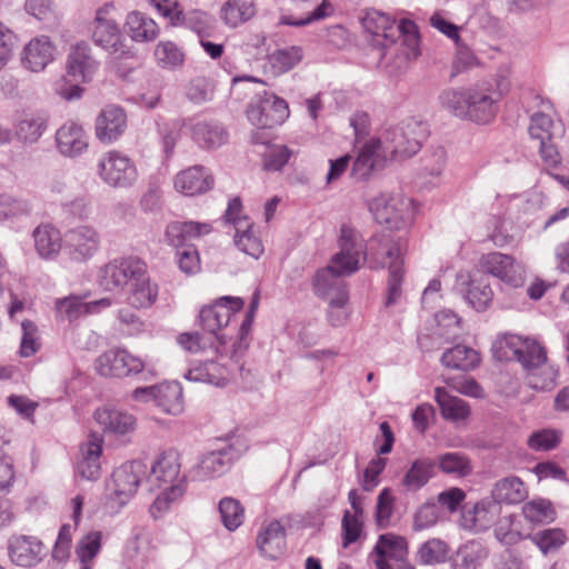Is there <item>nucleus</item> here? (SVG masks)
I'll return each mask as SVG.
<instances>
[{"instance_id": "13", "label": "nucleus", "mask_w": 569, "mask_h": 569, "mask_svg": "<svg viewBox=\"0 0 569 569\" xmlns=\"http://www.w3.org/2000/svg\"><path fill=\"white\" fill-rule=\"evenodd\" d=\"M481 269L511 288H520L526 281L525 266L510 254L489 252L480 259Z\"/></svg>"}, {"instance_id": "23", "label": "nucleus", "mask_w": 569, "mask_h": 569, "mask_svg": "<svg viewBox=\"0 0 569 569\" xmlns=\"http://www.w3.org/2000/svg\"><path fill=\"white\" fill-rule=\"evenodd\" d=\"M498 506L486 500L472 506L466 505L461 509L460 528L468 531H485L495 522Z\"/></svg>"}, {"instance_id": "33", "label": "nucleus", "mask_w": 569, "mask_h": 569, "mask_svg": "<svg viewBox=\"0 0 569 569\" xmlns=\"http://www.w3.org/2000/svg\"><path fill=\"white\" fill-rule=\"evenodd\" d=\"M126 28L129 37L136 42H150L159 36L156 21L140 11H132L127 16Z\"/></svg>"}, {"instance_id": "30", "label": "nucleus", "mask_w": 569, "mask_h": 569, "mask_svg": "<svg viewBox=\"0 0 569 569\" xmlns=\"http://www.w3.org/2000/svg\"><path fill=\"white\" fill-rule=\"evenodd\" d=\"M126 291L129 305L134 308H149L158 297V287L150 282L146 267L141 270V276H137Z\"/></svg>"}, {"instance_id": "16", "label": "nucleus", "mask_w": 569, "mask_h": 569, "mask_svg": "<svg viewBox=\"0 0 569 569\" xmlns=\"http://www.w3.org/2000/svg\"><path fill=\"white\" fill-rule=\"evenodd\" d=\"M243 300L238 297H222L211 306L203 307L200 311V323L208 335L220 336L223 327L228 326L231 318L242 309Z\"/></svg>"}, {"instance_id": "55", "label": "nucleus", "mask_w": 569, "mask_h": 569, "mask_svg": "<svg viewBox=\"0 0 569 569\" xmlns=\"http://www.w3.org/2000/svg\"><path fill=\"white\" fill-rule=\"evenodd\" d=\"M397 33L396 40L401 39L402 44L406 47L403 49V54L407 59H415L419 54L418 52V34L417 27L411 20H401L399 24H396Z\"/></svg>"}, {"instance_id": "12", "label": "nucleus", "mask_w": 569, "mask_h": 569, "mask_svg": "<svg viewBox=\"0 0 569 569\" xmlns=\"http://www.w3.org/2000/svg\"><path fill=\"white\" fill-rule=\"evenodd\" d=\"M249 121L258 128H272L289 117L288 103L276 94L263 91L247 109Z\"/></svg>"}, {"instance_id": "19", "label": "nucleus", "mask_w": 569, "mask_h": 569, "mask_svg": "<svg viewBox=\"0 0 569 569\" xmlns=\"http://www.w3.org/2000/svg\"><path fill=\"white\" fill-rule=\"evenodd\" d=\"M56 46L48 36H38L27 42L21 51L20 61L24 69L41 72L54 60Z\"/></svg>"}, {"instance_id": "41", "label": "nucleus", "mask_w": 569, "mask_h": 569, "mask_svg": "<svg viewBox=\"0 0 569 569\" xmlns=\"http://www.w3.org/2000/svg\"><path fill=\"white\" fill-rule=\"evenodd\" d=\"M441 363L451 369L470 371L479 366L480 357L472 348L457 345L443 352Z\"/></svg>"}, {"instance_id": "22", "label": "nucleus", "mask_w": 569, "mask_h": 569, "mask_svg": "<svg viewBox=\"0 0 569 569\" xmlns=\"http://www.w3.org/2000/svg\"><path fill=\"white\" fill-rule=\"evenodd\" d=\"M214 179L203 166H192L178 172L173 180L174 189L183 196L193 197L212 189Z\"/></svg>"}, {"instance_id": "8", "label": "nucleus", "mask_w": 569, "mask_h": 569, "mask_svg": "<svg viewBox=\"0 0 569 569\" xmlns=\"http://www.w3.org/2000/svg\"><path fill=\"white\" fill-rule=\"evenodd\" d=\"M97 174L104 184L113 189L131 188L138 180L134 161L118 150L101 156L97 163Z\"/></svg>"}, {"instance_id": "6", "label": "nucleus", "mask_w": 569, "mask_h": 569, "mask_svg": "<svg viewBox=\"0 0 569 569\" xmlns=\"http://www.w3.org/2000/svg\"><path fill=\"white\" fill-rule=\"evenodd\" d=\"M368 208L378 223L395 230L407 227L413 217L412 200L401 193L381 192L368 202Z\"/></svg>"}, {"instance_id": "24", "label": "nucleus", "mask_w": 569, "mask_h": 569, "mask_svg": "<svg viewBox=\"0 0 569 569\" xmlns=\"http://www.w3.org/2000/svg\"><path fill=\"white\" fill-rule=\"evenodd\" d=\"M387 159L379 140L370 138L359 150L351 173L356 179L365 180L373 170L382 168Z\"/></svg>"}, {"instance_id": "35", "label": "nucleus", "mask_w": 569, "mask_h": 569, "mask_svg": "<svg viewBox=\"0 0 569 569\" xmlns=\"http://www.w3.org/2000/svg\"><path fill=\"white\" fill-rule=\"evenodd\" d=\"M257 13L254 0H227L220 9V18L230 28L251 20Z\"/></svg>"}, {"instance_id": "60", "label": "nucleus", "mask_w": 569, "mask_h": 569, "mask_svg": "<svg viewBox=\"0 0 569 569\" xmlns=\"http://www.w3.org/2000/svg\"><path fill=\"white\" fill-rule=\"evenodd\" d=\"M214 24L213 18L200 10H191L189 12H181L179 24L186 26L196 31L200 37H203Z\"/></svg>"}, {"instance_id": "9", "label": "nucleus", "mask_w": 569, "mask_h": 569, "mask_svg": "<svg viewBox=\"0 0 569 569\" xmlns=\"http://www.w3.org/2000/svg\"><path fill=\"white\" fill-rule=\"evenodd\" d=\"M101 233L91 224H78L63 234V250L68 260L84 264L92 260L101 249Z\"/></svg>"}, {"instance_id": "2", "label": "nucleus", "mask_w": 569, "mask_h": 569, "mask_svg": "<svg viewBox=\"0 0 569 569\" xmlns=\"http://www.w3.org/2000/svg\"><path fill=\"white\" fill-rule=\"evenodd\" d=\"M493 356L500 361H517L528 373V386L536 390H550L557 372L547 367V351L537 340L512 333L499 336L492 345Z\"/></svg>"}, {"instance_id": "7", "label": "nucleus", "mask_w": 569, "mask_h": 569, "mask_svg": "<svg viewBox=\"0 0 569 569\" xmlns=\"http://www.w3.org/2000/svg\"><path fill=\"white\" fill-rule=\"evenodd\" d=\"M98 68L97 61L91 56V49L87 42H78L71 47L67 58V76L74 84L62 87L59 94L66 100L79 99L82 88L79 83L90 81Z\"/></svg>"}, {"instance_id": "48", "label": "nucleus", "mask_w": 569, "mask_h": 569, "mask_svg": "<svg viewBox=\"0 0 569 569\" xmlns=\"http://www.w3.org/2000/svg\"><path fill=\"white\" fill-rule=\"evenodd\" d=\"M438 468L446 475L463 478L472 472L470 459L461 452H446L437 458Z\"/></svg>"}, {"instance_id": "15", "label": "nucleus", "mask_w": 569, "mask_h": 569, "mask_svg": "<svg viewBox=\"0 0 569 569\" xmlns=\"http://www.w3.org/2000/svg\"><path fill=\"white\" fill-rule=\"evenodd\" d=\"M373 556L377 569H393L391 562L397 563L399 569H415L407 561L408 542L403 536H379Z\"/></svg>"}, {"instance_id": "56", "label": "nucleus", "mask_w": 569, "mask_h": 569, "mask_svg": "<svg viewBox=\"0 0 569 569\" xmlns=\"http://www.w3.org/2000/svg\"><path fill=\"white\" fill-rule=\"evenodd\" d=\"M312 526L303 525L306 520L300 515H289L283 517L281 520H272L264 528L263 533H283L286 530H303L317 526L320 521L319 515H311Z\"/></svg>"}, {"instance_id": "14", "label": "nucleus", "mask_w": 569, "mask_h": 569, "mask_svg": "<svg viewBox=\"0 0 569 569\" xmlns=\"http://www.w3.org/2000/svg\"><path fill=\"white\" fill-rule=\"evenodd\" d=\"M93 417L104 436L112 437L121 443L130 442L137 430L136 416L122 409L102 407L94 411Z\"/></svg>"}, {"instance_id": "26", "label": "nucleus", "mask_w": 569, "mask_h": 569, "mask_svg": "<svg viewBox=\"0 0 569 569\" xmlns=\"http://www.w3.org/2000/svg\"><path fill=\"white\" fill-rule=\"evenodd\" d=\"M212 230L210 223L197 221H171L164 229V242L168 246L180 248L188 242L209 234Z\"/></svg>"}, {"instance_id": "57", "label": "nucleus", "mask_w": 569, "mask_h": 569, "mask_svg": "<svg viewBox=\"0 0 569 569\" xmlns=\"http://www.w3.org/2000/svg\"><path fill=\"white\" fill-rule=\"evenodd\" d=\"M154 58L162 68H173L182 64L184 54L172 41H160L154 50Z\"/></svg>"}, {"instance_id": "51", "label": "nucleus", "mask_w": 569, "mask_h": 569, "mask_svg": "<svg viewBox=\"0 0 569 569\" xmlns=\"http://www.w3.org/2000/svg\"><path fill=\"white\" fill-rule=\"evenodd\" d=\"M222 525L228 531L237 530L244 520V508L241 502L232 497H224L218 505Z\"/></svg>"}, {"instance_id": "39", "label": "nucleus", "mask_w": 569, "mask_h": 569, "mask_svg": "<svg viewBox=\"0 0 569 569\" xmlns=\"http://www.w3.org/2000/svg\"><path fill=\"white\" fill-rule=\"evenodd\" d=\"M488 557V550L480 540H470L452 557V569H477Z\"/></svg>"}, {"instance_id": "58", "label": "nucleus", "mask_w": 569, "mask_h": 569, "mask_svg": "<svg viewBox=\"0 0 569 569\" xmlns=\"http://www.w3.org/2000/svg\"><path fill=\"white\" fill-rule=\"evenodd\" d=\"M257 547L263 558L277 560L287 550L286 536H258Z\"/></svg>"}, {"instance_id": "63", "label": "nucleus", "mask_w": 569, "mask_h": 569, "mask_svg": "<svg viewBox=\"0 0 569 569\" xmlns=\"http://www.w3.org/2000/svg\"><path fill=\"white\" fill-rule=\"evenodd\" d=\"M445 382L455 391L472 397L483 398L485 391L482 387L472 378L468 376H455L445 378Z\"/></svg>"}, {"instance_id": "64", "label": "nucleus", "mask_w": 569, "mask_h": 569, "mask_svg": "<svg viewBox=\"0 0 569 569\" xmlns=\"http://www.w3.org/2000/svg\"><path fill=\"white\" fill-rule=\"evenodd\" d=\"M287 146L276 144L268 148L263 156V168L270 171L281 170L292 156Z\"/></svg>"}, {"instance_id": "40", "label": "nucleus", "mask_w": 569, "mask_h": 569, "mask_svg": "<svg viewBox=\"0 0 569 569\" xmlns=\"http://www.w3.org/2000/svg\"><path fill=\"white\" fill-rule=\"evenodd\" d=\"M193 140L207 149H214L227 142L228 133L218 122L199 121L192 127Z\"/></svg>"}, {"instance_id": "25", "label": "nucleus", "mask_w": 569, "mask_h": 569, "mask_svg": "<svg viewBox=\"0 0 569 569\" xmlns=\"http://www.w3.org/2000/svg\"><path fill=\"white\" fill-rule=\"evenodd\" d=\"M361 23L366 32L373 36V41L383 47L396 43V22L389 16L378 10H367Z\"/></svg>"}, {"instance_id": "53", "label": "nucleus", "mask_w": 569, "mask_h": 569, "mask_svg": "<svg viewBox=\"0 0 569 569\" xmlns=\"http://www.w3.org/2000/svg\"><path fill=\"white\" fill-rule=\"evenodd\" d=\"M556 129L553 120L545 112H536L530 118L528 131L530 138L537 140L539 144L551 141Z\"/></svg>"}, {"instance_id": "59", "label": "nucleus", "mask_w": 569, "mask_h": 569, "mask_svg": "<svg viewBox=\"0 0 569 569\" xmlns=\"http://www.w3.org/2000/svg\"><path fill=\"white\" fill-rule=\"evenodd\" d=\"M461 329L460 318L451 311H443L438 316V329L435 336L437 339L449 342L459 337Z\"/></svg>"}, {"instance_id": "10", "label": "nucleus", "mask_w": 569, "mask_h": 569, "mask_svg": "<svg viewBox=\"0 0 569 569\" xmlns=\"http://www.w3.org/2000/svg\"><path fill=\"white\" fill-rule=\"evenodd\" d=\"M144 267V262L137 258L113 259L100 268L99 284L110 292L126 291Z\"/></svg>"}, {"instance_id": "54", "label": "nucleus", "mask_w": 569, "mask_h": 569, "mask_svg": "<svg viewBox=\"0 0 569 569\" xmlns=\"http://www.w3.org/2000/svg\"><path fill=\"white\" fill-rule=\"evenodd\" d=\"M101 536H83L76 546V557L80 569H92L94 558L101 549Z\"/></svg>"}, {"instance_id": "34", "label": "nucleus", "mask_w": 569, "mask_h": 569, "mask_svg": "<svg viewBox=\"0 0 569 569\" xmlns=\"http://www.w3.org/2000/svg\"><path fill=\"white\" fill-rule=\"evenodd\" d=\"M230 369L227 363L204 361L193 366L186 373V378L196 382H206L216 386H223L229 379Z\"/></svg>"}, {"instance_id": "61", "label": "nucleus", "mask_w": 569, "mask_h": 569, "mask_svg": "<svg viewBox=\"0 0 569 569\" xmlns=\"http://www.w3.org/2000/svg\"><path fill=\"white\" fill-rule=\"evenodd\" d=\"M21 330L20 355L26 358L31 357L41 346L38 327L31 320H23L21 322Z\"/></svg>"}, {"instance_id": "27", "label": "nucleus", "mask_w": 569, "mask_h": 569, "mask_svg": "<svg viewBox=\"0 0 569 569\" xmlns=\"http://www.w3.org/2000/svg\"><path fill=\"white\" fill-rule=\"evenodd\" d=\"M110 306L111 299L109 298L84 302L79 296H69L56 301V311L60 318L72 321L83 315L96 313Z\"/></svg>"}, {"instance_id": "52", "label": "nucleus", "mask_w": 569, "mask_h": 569, "mask_svg": "<svg viewBox=\"0 0 569 569\" xmlns=\"http://www.w3.org/2000/svg\"><path fill=\"white\" fill-rule=\"evenodd\" d=\"M493 291L490 284L483 279H471L467 290L466 299L477 311L486 310L491 303Z\"/></svg>"}, {"instance_id": "4", "label": "nucleus", "mask_w": 569, "mask_h": 569, "mask_svg": "<svg viewBox=\"0 0 569 569\" xmlns=\"http://www.w3.org/2000/svg\"><path fill=\"white\" fill-rule=\"evenodd\" d=\"M180 455L174 449H167L158 455L147 477L151 491L159 495L150 507L153 518L169 509L170 503L180 499L186 490V479L181 475Z\"/></svg>"}, {"instance_id": "37", "label": "nucleus", "mask_w": 569, "mask_h": 569, "mask_svg": "<svg viewBox=\"0 0 569 569\" xmlns=\"http://www.w3.org/2000/svg\"><path fill=\"white\" fill-rule=\"evenodd\" d=\"M48 117L44 112H27L16 124V134L24 143L37 142L46 131Z\"/></svg>"}, {"instance_id": "21", "label": "nucleus", "mask_w": 569, "mask_h": 569, "mask_svg": "<svg viewBox=\"0 0 569 569\" xmlns=\"http://www.w3.org/2000/svg\"><path fill=\"white\" fill-rule=\"evenodd\" d=\"M126 129L127 114L119 106L104 107L96 119V136L103 143L118 140Z\"/></svg>"}, {"instance_id": "32", "label": "nucleus", "mask_w": 569, "mask_h": 569, "mask_svg": "<svg viewBox=\"0 0 569 569\" xmlns=\"http://www.w3.org/2000/svg\"><path fill=\"white\" fill-rule=\"evenodd\" d=\"M179 345L190 352H208L219 355L221 358L224 352L226 336L200 335L198 332H184L178 337Z\"/></svg>"}, {"instance_id": "31", "label": "nucleus", "mask_w": 569, "mask_h": 569, "mask_svg": "<svg viewBox=\"0 0 569 569\" xmlns=\"http://www.w3.org/2000/svg\"><path fill=\"white\" fill-rule=\"evenodd\" d=\"M491 495L492 503L517 505L527 499L528 489L519 477L509 476L495 483Z\"/></svg>"}, {"instance_id": "44", "label": "nucleus", "mask_w": 569, "mask_h": 569, "mask_svg": "<svg viewBox=\"0 0 569 569\" xmlns=\"http://www.w3.org/2000/svg\"><path fill=\"white\" fill-rule=\"evenodd\" d=\"M387 257L391 260L389 268L388 296L386 306L395 305L401 297V281L403 277L401 250L398 246H392L387 251Z\"/></svg>"}, {"instance_id": "18", "label": "nucleus", "mask_w": 569, "mask_h": 569, "mask_svg": "<svg viewBox=\"0 0 569 569\" xmlns=\"http://www.w3.org/2000/svg\"><path fill=\"white\" fill-rule=\"evenodd\" d=\"M46 553L44 545L38 536H12L9 540V558L19 567H33L42 560Z\"/></svg>"}, {"instance_id": "47", "label": "nucleus", "mask_w": 569, "mask_h": 569, "mask_svg": "<svg viewBox=\"0 0 569 569\" xmlns=\"http://www.w3.org/2000/svg\"><path fill=\"white\" fill-rule=\"evenodd\" d=\"M234 243L242 252L254 259H258L264 250L261 240L256 236L252 224L248 220L237 222Z\"/></svg>"}, {"instance_id": "45", "label": "nucleus", "mask_w": 569, "mask_h": 569, "mask_svg": "<svg viewBox=\"0 0 569 569\" xmlns=\"http://www.w3.org/2000/svg\"><path fill=\"white\" fill-rule=\"evenodd\" d=\"M436 462L431 458L415 460L406 472L402 485L409 490H419L435 477Z\"/></svg>"}, {"instance_id": "20", "label": "nucleus", "mask_w": 569, "mask_h": 569, "mask_svg": "<svg viewBox=\"0 0 569 569\" xmlns=\"http://www.w3.org/2000/svg\"><path fill=\"white\" fill-rule=\"evenodd\" d=\"M103 437L97 432H90L87 440L80 446V457L77 470L86 480H97L101 476V462Z\"/></svg>"}, {"instance_id": "11", "label": "nucleus", "mask_w": 569, "mask_h": 569, "mask_svg": "<svg viewBox=\"0 0 569 569\" xmlns=\"http://www.w3.org/2000/svg\"><path fill=\"white\" fill-rule=\"evenodd\" d=\"M147 466L140 460H132L118 467L109 483L110 499L119 507L124 506L137 492L141 480L146 477Z\"/></svg>"}, {"instance_id": "38", "label": "nucleus", "mask_w": 569, "mask_h": 569, "mask_svg": "<svg viewBox=\"0 0 569 569\" xmlns=\"http://www.w3.org/2000/svg\"><path fill=\"white\" fill-rule=\"evenodd\" d=\"M229 453V449H220L203 455L193 469L194 477L203 480L222 475L230 463Z\"/></svg>"}, {"instance_id": "43", "label": "nucleus", "mask_w": 569, "mask_h": 569, "mask_svg": "<svg viewBox=\"0 0 569 569\" xmlns=\"http://www.w3.org/2000/svg\"><path fill=\"white\" fill-rule=\"evenodd\" d=\"M119 379L142 373L143 380L157 377L156 369L140 357L132 355L124 348H119Z\"/></svg>"}, {"instance_id": "28", "label": "nucleus", "mask_w": 569, "mask_h": 569, "mask_svg": "<svg viewBox=\"0 0 569 569\" xmlns=\"http://www.w3.org/2000/svg\"><path fill=\"white\" fill-rule=\"evenodd\" d=\"M34 249L44 260H54L63 248L61 232L51 224H39L32 232Z\"/></svg>"}, {"instance_id": "50", "label": "nucleus", "mask_w": 569, "mask_h": 569, "mask_svg": "<svg viewBox=\"0 0 569 569\" xmlns=\"http://www.w3.org/2000/svg\"><path fill=\"white\" fill-rule=\"evenodd\" d=\"M523 517L535 525H548L556 518L552 503L543 498H536L526 502L522 507Z\"/></svg>"}, {"instance_id": "49", "label": "nucleus", "mask_w": 569, "mask_h": 569, "mask_svg": "<svg viewBox=\"0 0 569 569\" xmlns=\"http://www.w3.org/2000/svg\"><path fill=\"white\" fill-rule=\"evenodd\" d=\"M32 212L29 199L10 194H0V221L27 217Z\"/></svg>"}, {"instance_id": "3", "label": "nucleus", "mask_w": 569, "mask_h": 569, "mask_svg": "<svg viewBox=\"0 0 569 569\" xmlns=\"http://www.w3.org/2000/svg\"><path fill=\"white\" fill-rule=\"evenodd\" d=\"M508 87V82L501 80L497 82L496 91L483 84L465 89L450 88L440 93L439 101L456 117L485 124L496 117L498 103Z\"/></svg>"}, {"instance_id": "62", "label": "nucleus", "mask_w": 569, "mask_h": 569, "mask_svg": "<svg viewBox=\"0 0 569 569\" xmlns=\"http://www.w3.org/2000/svg\"><path fill=\"white\" fill-rule=\"evenodd\" d=\"M119 348H111L94 360L97 373L104 378L119 379Z\"/></svg>"}, {"instance_id": "5", "label": "nucleus", "mask_w": 569, "mask_h": 569, "mask_svg": "<svg viewBox=\"0 0 569 569\" xmlns=\"http://www.w3.org/2000/svg\"><path fill=\"white\" fill-rule=\"evenodd\" d=\"M428 134L426 122L410 118L386 129L377 139L388 158L402 159L416 154Z\"/></svg>"}, {"instance_id": "36", "label": "nucleus", "mask_w": 569, "mask_h": 569, "mask_svg": "<svg viewBox=\"0 0 569 569\" xmlns=\"http://www.w3.org/2000/svg\"><path fill=\"white\" fill-rule=\"evenodd\" d=\"M154 405L167 415H181L184 410L181 386L177 382L159 383Z\"/></svg>"}, {"instance_id": "42", "label": "nucleus", "mask_w": 569, "mask_h": 569, "mask_svg": "<svg viewBox=\"0 0 569 569\" xmlns=\"http://www.w3.org/2000/svg\"><path fill=\"white\" fill-rule=\"evenodd\" d=\"M435 393V399L445 419L460 421L465 420L470 415L469 405L465 400L451 396L445 388H436Z\"/></svg>"}, {"instance_id": "1", "label": "nucleus", "mask_w": 569, "mask_h": 569, "mask_svg": "<svg viewBox=\"0 0 569 569\" xmlns=\"http://www.w3.org/2000/svg\"><path fill=\"white\" fill-rule=\"evenodd\" d=\"M339 252L330 263L317 271L313 278L316 295L328 300L329 303L341 305L348 301V291L342 277L350 276L366 259V246L362 237L348 224H342L339 237Z\"/></svg>"}, {"instance_id": "46", "label": "nucleus", "mask_w": 569, "mask_h": 569, "mask_svg": "<svg viewBox=\"0 0 569 569\" xmlns=\"http://www.w3.org/2000/svg\"><path fill=\"white\" fill-rule=\"evenodd\" d=\"M303 58L301 47L291 46L277 49L268 56V63L273 76L283 74L293 69Z\"/></svg>"}, {"instance_id": "17", "label": "nucleus", "mask_w": 569, "mask_h": 569, "mask_svg": "<svg viewBox=\"0 0 569 569\" xmlns=\"http://www.w3.org/2000/svg\"><path fill=\"white\" fill-rule=\"evenodd\" d=\"M111 6L104 4L96 11L92 22V41L104 50L116 53L122 47V33L117 22L109 17Z\"/></svg>"}, {"instance_id": "29", "label": "nucleus", "mask_w": 569, "mask_h": 569, "mask_svg": "<svg viewBox=\"0 0 569 569\" xmlns=\"http://www.w3.org/2000/svg\"><path fill=\"white\" fill-rule=\"evenodd\" d=\"M59 151L68 157L82 153L88 148L87 136L81 126L74 122L64 123L56 133Z\"/></svg>"}]
</instances>
